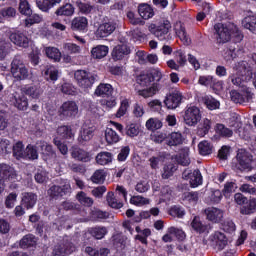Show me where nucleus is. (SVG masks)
Instances as JSON below:
<instances>
[{"label":"nucleus","instance_id":"f257e3e1","mask_svg":"<svg viewBox=\"0 0 256 256\" xmlns=\"http://www.w3.org/2000/svg\"><path fill=\"white\" fill-rule=\"evenodd\" d=\"M251 72V67L246 61L237 62L229 79L236 87L245 89L247 81H251Z\"/></svg>","mask_w":256,"mask_h":256},{"label":"nucleus","instance_id":"f03ea898","mask_svg":"<svg viewBox=\"0 0 256 256\" xmlns=\"http://www.w3.org/2000/svg\"><path fill=\"white\" fill-rule=\"evenodd\" d=\"M148 75L151 79V82L153 81H156V82L153 83L149 88L138 91V95H140V97H144V99L153 97L154 95H157L159 91H161V84H159V81L163 79V72H161V69L152 68L148 72Z\"/></svg>","mask_w":256,"mask_h":256},{"label":"nucleus","instance_id":"7ed1b4c3","mask_svg":"<svg viewBox=\"0 0 256 256\" xmlns=\"http://www.w3.org/2000/svg\"><path fill=\"white\" fill-rule=\"evenodd\" d=\"M252 163L253 155L245 149H240L232 162V168L235 171H251Z\"/></svg>","mask_w":256,"mask_h":256},{"label":"nucleus","instance_id":"20e7f679","mask_svg":"<svg viewBox=\"0 0 256 256\" xmlns=\"http://www.w3.org/2000/svg\"><path fill=\"white\" fill-rule=\"evenodd\" d=\"M148 31L152 33L159 41H171V22L169 20H162L158 25L150 24Z\"/></svg>","mask_w":256,"mask_h":256},{"label":"nucleus","instance_id":"39448f33","mask_svg":"<svg viewBox=\"0 0 256 256\" xmlns=\"http://www.w3.org/2000/svg\"><path fill=\"white\" fill-rule=\"evenodd\" d=\"M215 38L218 45H225L232 39L233 24L218 23L214 25Z\"/></svg>","mask_w":256,"mask_h":256},{"label":"nucleus","instance_id":"423d86ee","mask_svg":"<svg viewBox=\"0 0 256 256\" xmlns=\"http://www.w3.org/2000/svg\"><path fill=\"white\" fill-rule=\"evenodd\" d=\"M11 74L16 81H25L29 77V70L19 56H15L11 63Z\"/></svg>","mask_w":256,"mask_h":256},{"label":"nucleus","instance_id":"0eeeda50","mask_svg":"<svg viewBox=\"0 0 256 256\" xmlns=\"http://www.w3.org/2000/svg\"><path fill=\"white\" fill-rule=\"evenodd\" d=\"M96 77L97 76L85 70H77L74 73V78L82 89H91L93 87V83H95Z\"/></svg>","mask_w":256,"mask_h":256},{"label":"nucleus","instance_id":"6e6552de","mask_svg":"<svg viewBox=\"0 0 256 256\" xmlns=\"http://www.w3.org/2000/svg\"><path fill=\"white\" fill-rule=\"evenodd\" d=\"M184 123L189 127H195L201 121V110L197 106H187L184 110Z\"/></svg>","mask_w":256,"mask_h":256},{"label":"nucleus","instance_id":"1a4fd4ad","mask_svg":"<svg viewBox=\"0 0 256 256\" xmlns=\"http://www.w3.org/2000/svg\"><path fill=\"white\" fill-rule=\"evenodd\" d=\"M60 117H64L66 119H75L77 115H79V106L75 101H65L59 108Z\"/></svg>","mask_w":256,"mask_h":256},{"label":"nucleus","instance_id":"9d476101","mask_svg":"<svg viewBox=\"0 0 256 256\" xmlns=\"http://www.w3.org/2000/svg\"><path fill=\"white\" fill-rule=\"evenodd\" d=\"M182 178L185 179V181H189L190 186L193 188L203 185V176L199 170H184Z\"/></svg>","mask_w":256,"mask_h":256},{"label":"nucleus","instance_id":"9b49d317","mask_svg":"<svg viewBox=\"0 0 256 256\" xmlns=\"http://www.w3.org/2000/svg\"><path fill=\"white\" fill-rule=\"evenodd\" d=\"M115 29H117V23L113 20H109L108 22H103L98 26L95 35L98 39H103L112 35Z\"/></svg>","mask_w":256,"mask_h":256},{"label":"nucleus","instance_id":"f8f14e48","mask_svg":"<svg viewBox=\"0 0 256 256\" xmlns=\"http://www.w3.org/2000/svg\"><path fill=\"white\" fill-rule=\"evenodd\" d=\"M20 91L21 93L15 92L12 94L10 101L16 109H19L20 111H27V108L29 107V100L23 93V88H21Z\"/></svg>","mask_w":256,"mask_h":256},{"label":"nucleus","instance_id":"ddd939ff","mask_svg":"<svg viewBox=\"0 0 256 256\" xmlns=\"http://www.w3.org/2000/svg\"><path fill=\"white\" fill-rule=\"evenodd\" d=\"M181 101H183V93L179 90H174L166 96L164 104L167 109H177L181 105Z\"/></svg>","mask_w":256,"mask_h":256},{"label":"nucleus","instance_id":"4468645a","mask_svg":"<svg viewBox=\"0 0 256 256\" xmlns=\"http://www.w3.org/2000/svg\"><path fill=\"white\" fill-rule=\"evenodd\" d=\"M71 191V184L67 183L63 186H57L54 185L49 188L48 195L51 197V199H59V197H63L64 195H67Z\"/></svg>","mask_w":256,"mask_h":256},{"label":"nucleus","instance_id":"2eb2a0df","mask_svg":"<svg viewBox=\"0 0 256 256\" xmlns=\"http://www.w3.org/2000/svg\"><path fill=\"white\" fill-rule=\"evenodd\" d=\"M0 179L3 181H12V179H17V172L15 168L11 167L9 164H0Z\"/></svg>","mask_w":256,"mask_h":256},{"label":"nucleus","instance_id":"dca6fc26","mask_svg":"<svg viewBox=\"0 0 256 256\" xmlns=\"http://www.w3.org/2000/svg\"><path fill=\"white\" fill-rule=\"evenodd\" d=\"M211 242L215 244V249L217 251H223L229 242L227 241V236L221 232H215L211 235Z\"/></svg>","mask_w":256,"mask_h":256},{"label":"nucleus","instance_id":"f3484780","mask_svg":"<svg viewBox=\"0 0 256 256\" xmlns=\"http://www.w3.org/2000/svg\"><path fill=\"white\" fill-rule=\"evenodd\" d=\"M76 250L75 245L71 242H67L62 245L55 246L53 250V256H67L71 255V253H74Z\"/></svg>","mask_w":256,"mask_h":256},{"label":"nucleus","instance_id":"a211bd4d","mask_svg":"<svg viewBox=\"0 0 256 256\" xmlns=\"http://www.w3.org/2000/svg\"><path fill=\"white\" fill-rule=\"evenodd\" d=\"M9 39L14 43V45H17L18 47H23L24 49L29 47L30 40L27 38V36H25V34L21 32L11 33Z\"/></svg>","mask_w":256,"mask_h":256},{"label":"nucleus","instance_id":"6ab92c4d","mask_svg":"<svg viewBox=\"0 0 256 256\" xmlns=\"http://www.w3.org/2000/svg\"><path fill=\"white\" fill-rule=\"evenodd\" d=\"M129 53H131V49L127 44H119L112 50V59L113 61H121Z\"/></svg>","mask_w":256,"mask_h":256},{"label":"nucleus","instance_id":"aec40b11","mask_svg":"<svg viewBox=\"0 0 256 256\" xmlns=\"http://www.w3.org/2000/svg\"><path fill=\"white\" fill-rule=\"evenodd\" d=\"M89 26V21L86 17L77 16L73 18L71 22V29L73 31H80L81 33H85L87 31V27Z\"/></svg>","mask_w":256,"mask_h":256},{"label":"nucleus","instance_id":"412c9836","mask_svg":"<svg viewBox=\"0 0 256 256\" xmlns=\"http://www.w3.org/2000/svg\"><path fill=\"white\" fill-rule=\"evenodd\" d=\"M71 157L82 163H89V161H91V154L79 147H72Z\"/></svg>","mask_w":256,"mask_h":256},{"label":"nucleus","instance_id":"4be33fe9","mask_svg":"<svg viewBox=\"0 0 256 256\" xmlns=\"http://www.w3.org/2000/svg\"><path fill=\"white\" fill-rule=\"evenodd\" d=\"M208 221L212 223H220L223 219V211L215 207H209L204 210Z\"/></svg>","mask_w":256,"mask_h":256},{"label":"nucleus","instance_id":"5701e85b","mask_svg":"<svg viewBox=\"0 0 256 256\" xmlns=\"http://www.w3.org/2000/svg\"><path fill=\"white\" fill-rule=\"evenodd\" d=\"M199 103H202V105H205V107H207V109H209L210 111H215V109H219L220 107V103L217 99L213 98V96L211 95H204L201 96L198 99Z\"/></svg>","mask_w":256,"mask_h":256},{"label":"nucleus","instance_id":"b1692460","mask_svg":"<svg viewBox=\"0 0 256 256\" xmlns=\"http://www.w3.org/2000/svg\"><path fill=\"white\" fill-rule=\"evenodd\" d=\"M94 95H96V97H111V95H113V86L108 83H100L96 87Z\"/></svg>","mask_w":256,"mask_h":256},{"label":"nucleus","instance_id":"393cba45","mask_svg":"<svg viewBox=\"0 0 256 256\" xmlns=\"http://www.w3.org/2000/svg\"><path fill=\"white\" fill-rule=\"evenodd\" d=\"M37 203V196L32 192L22 193L21 205L26 207V209H33Z\"/></svg>","mask_w":256,"mask_h":256},{"label":"nucleus","instance_id":"a878e982","mask_svg":"<svg viewBox=\"0 0 256 256\" xmlns=\"http://www.w3.org/2000/svg\"><path fill=\"white\" fill-rule=\"evenodd\" d=\"M183 141H185L183 134L180 132H172L167 135L166 145L169 147H177L179 145H183Z\"/></svg>","mask_w":256,"mask_h":256},{"label":"nucleus","instance_id":"bb28decb","mask_svg":"<svg viewBox=\"0 0 256 256\" xmlns=\"http://www.w3.org/2000/svg\"><path fill=\"white\" fill-rule=\"evenodd\" d=\"M91 139H93V128L84 125L80 130L78 141L81 145H85Z\"/></svg>","mask_w":256,"mask_h":256},{"label":"nucleus","instance_id":"cd10ccee","mask_svg":"<svg viewBox=\"0 0 256 256\" xmlns=\"http://www.w3.org/2000/svg\"><path fill=\"white\" fill-rule=\"evenodd\" d=\"M109 54V47L106 45H97L91 49L92 59H103Z\"/></svg>","mask_w":256,"mask_h":256},{"label":"nucleus","instance_id":"c85d7f7f","mask_svg":"<svg viewBox=\"0 0 256 256\" xmlns=\"http://www.w3.org/2000/svg\"><path fill=\"white\" fill-rule=\"evenodd\" d=\"M105 141L108 145H115L121 141V136L113 130V128L107 127L104 132Z\"/></svg>","mask_w":256,"mask_h":256},{"label":"nucleus","instance_id":"c756f323","mask_svg":"<svg viewBox=\"0 0 256 256\" xmlns=\"http://www.w3.org/2000/svg\"><path fill=\"white\" fill-rule=\"evenodd\" d=\"M95 161L97 165H109V163H113V153L107 151L99 152L95 157Z\"/></svg>","mask_w":256,"mask_h":256},{"label":"nucleus","instance_id":"7c9ffc66","mask_svg":"<svg viewBox=\"0 0 256 256\" xmlns=\"http://www.w3.org/2000/svg\"><path fill=\"white\" fill-rule=\"evenodd\" d=\"M191 227L196 231V233H209L211 227L209 225H205L201 222V218L199 216H195L191 222Z\"/></svg>","mask_w":256,"mask_h":256},{"label":"nucleus","instance_id":"2f4dec72","mask_svg":"<svg viewBox=\"0 0 256 256\" xmlns=\"http://www.w3.org/2000/svg\"><path fill=\"white\" fill-rule=\"evenodd\" d=\"M174 29L177 37H179V39L183 41L185 45H189L191 43V38H189V36L187 35L185 26H183L181 22L176 23Z\"/></svg>","mask_w":256,"mask_h":256},{"label":"nucleus","instance_id":"473e14b6","mask_svg":"<svg viewBox=\"0 0 256 256\" xmlns=\"http://www.w3.org/2000/svg\"><path fill=\"white\" fill-rule=\"evenodd\" d=\"M61 3V0H36V5L40 11H43L44 13H47L49 9H53L56 5H59Z\"/></svg>","mask_w":256,"mask_h":256},{"label":"nucleus","instance_id":"72a5a7b5","mask_svg":"<svg viewBox=\"0 0 256 256\" xmlns=\"http://www.w3.org/2000/svg\"><path fill=\"white\" fill-rule=\"evenodd\" d=\"M256 210V198L247 200L245 204L240 208L241 215H253Z\"/></svg>","mask_w":256,"mask_h":256},{"label":"nucleus","instance_id":"f704fd0d","mask_svg":"<svg viewBox=\"0 0 256 256\" xmlns=\"http://www.w3.org/2000/svg\"><path fill=\"white\" fill-rule=\"evenodd\" d=\"M138 12L140 17L145 20L151 19L155 15L153 8L149 4H140L138 6Z\"/></svg>","mask_w":256,"mask_h":256},{"label":"nucleus","instance_id":"c9c22d12","mask_svg":"<svg viewBox=\"0 0 256 256\" xmlns=\"http://www.w3.org/2000/svg\"><path fill=\"white\" fill-rule=\"evenodd\" d=\"M136 233H138L135 236V239L137 241H140V243H142L143 245H147V238L151 237V229L149 228H145V229H141V227L136 226Z\"/></svg>","mask_w":256,"mask_h":256},{"label":"nucleus","instance_id":"e433bc0d","mask_svg":"<svg viewBox=\"0 0 256 256\" xmlns=\"http://www.w3.org/2000/svg\"><path fill=\"white\" fill-rule=\"evenodd\" d=\"M198 153L203 157H207V155H211L213 153V144L211 142L204 140L198 144Z\"/></svg>","mask_w":256,"mask_h":256},{"label":"nucleus","instance_id":"4c0bfd02","mask_svg":"<svg viewBox=\"0 0 256 256\" xmlns=\"http://www.w3.org/2000/svg\"><path fill=\"white\" fill-rule=\"evenodd\" d=\"M19 245L21 249L35 247V245H37V238L33 234H28L20 240Z\"/></svg>","mask_w":256,"mask_h":256},{"label":"nucleus","instance_id":"58836bf2","mask_svg":"<svg viewBox=\"0 0 256 256\" xmlns=\"http://www.w3.org/2000/svg\"><path fill=\"white\" fill-rule=\"evenodd\" d=\"M57 135L61 137V139H73L75 137L71 126H59L57 128Z\"/></svg>","mask_w":256,"mask_h":256},{"label":"nucleus","instance_id":"ea45409f","mask_svg":"<svg viewBox=\"0 0 256 256\" xmlns=\"http://www.w3.org/2000/svg\"><path fill=\"white\" fill-rule=\"evenodd\" d=\"M242 26L256 35V16H246L242 20Z\"/></svg>","mask_w":256,"mask_h":256},{"label":"nucleus","instance_id":"a19ab883","mask_svg":"<svg viewBox=\"0 0 256 256\" xmlns=\"http://www.w3.org/2000/svg\"><path fill=\"white\" fill-rule=\"evenodd\" d=\"M75 13V7H73L72 4H65L58 8L55 12L58 16H64V17H71V15H74Z\"/></svg>","mask_w":256,"mask_h":256},{"label":"nucleus","instance_id":"79ce46f5","mask_svg":"<svg viewBox=\"0 0 256 256\" xmlns=\"http://www.w3.org/2000/svg\"><path fill=\"white\" fill-rule=\"evenodd\" d=\"M211 130V120H209L208 118H204L197 130V135H199V137H205V135H207V133H209V131Z\"/></svg>","mask_w":256,"mask_h":256},{"label":"nucleus","instance_id":"37998d69","mask_svg":"<svg viewBox=\"0 0 256 256\" xmlns=\"http://www.w3.org/2000/svg\"><path fill=\"white\" fill-rule=\"evenodd\" d=\"M45 53L49 59H52V61H55L56 63H59V61H61V51L58 48L46 47Z\"/></svg>","mask_w":256,"mask_h":256},{"label":"nucleus","instance_id":"c03bdc74","mask_svg":"<svg viewBox=\"0 0 256 256\" xmlns=\"http://www.w3.org/2000/svg\"><path fill=\"white\" fill-rule=\"evenodd\" d=\"M106 178H107V172H105V170L103 169H98L91 176V181L92 183H96V185H99L101 183H105Z\"/></svg>","mask_w":256,"mask_h":256},{"label":"nucleus","instance_id":"a18cd8bd","mask_svg":"<svg viewBox=\"0 0 256 256\" xmlns=\"http://www.w3.org/2000/svg\"><path fill=\"white\" fill-rule=\"evenodd\" d=\"M215 131L220 137H233V130L227 128L224 124H216Z\"/></svg>","mask_w":256,"mask_h":256},{"label":"nucleus","instance_id":"49530a36","mask_svg":"<svg viewBox=\"0 0 256 256\" xmlns=\"http://www.w3.org/2000/svg\"><path fill=\"white\" fill-rule=\"evenodd\" d=\"M76 199L81 205H84V207H91L93 205V198L87 196L83 191L77 193Z\"/></svg>","mask_w":256,"mask_h":256},{"label":"nucleus","instance_id":"de8ad7c7","mask_svg":"<svg viewBox=\"0 0 256 256\" xmlns=\"http://www.w3.org/2000/svg\"><path fill=\"white\" fill-rule=\"evenodd\" d=\"M24 93H25V95H28L32 99H39V97H41V93H43V91H41V88H39L37 86H28V87L24 88Z\"/></svg>","mask_w":256,"mask_h":256},{"label":"nucleus","instance_id":"09e8293b","mask_svg":"<svg viewBox=\"0 0 256 256\" xmlns=\"http://www.w3.org/2000/svg\"><path fill=\"white\" fill-rule=\"evenodd\" d=\"M39 158V153L37 152V147L29 144L24 150V159L35 160Z\"/></svg>","mask_w":256,"mask_h":256},{"label":"nucleus","instance_id":"8fccbe9b","mask_svg":"<svg viewBox=\"0 0 256 256\" xmlns=\"http://www.w3.org/2000/svg\"><path fill=\"white\" fill-rule=\"evenodd\" d=\"M161 127H163V122L158 118H150L146 122L148 131H157L158 129H161Z\"/></svg>","mask_w":256,"mask_h":256},{"label":"nucleus","instance_id":"3c124183","mask_svg":"<svg viewBox=\"0 0 256 256\" xmlns=\"http://www.w3.org/2000/svg\"><path fill=\"white\" fill-rule=\"evenodd\" d=\"M106 201L109 207H112V209H121V207H123V203L117 201L113 192H108Z\"/></svg>","mask_w":256,"mask_h":256},{"label":"nucleus","instance_id":"603ef678","mask_svg":"<svg viewBox=\"0 0 256 256\" xmlns=\"http://www.w3.org/2000/svg\"><path fill=\"white\" fill-rule=\"evenodd\" d=\"M91 219H93V221H103V219H109V212L93 209L91 212Z\"/></svg>","mask_w":256,"mask_h":256},{"label":"nucleus","instance_id":"864d4df0","mask_svg":"<svg viewBox=\"0 0 256 256\" xmlns=\"http://www.w3.org/2000/svg\"><path fill=\"white\" fill-rule=\"evenodd\" d=\"M151 201L149 198H145L143 196H132L130 198L131 205H135L136 207H143V205H149Z\"/></svg>","mask_w":256,"mask_h":256},{"label":"nucleus","instance_id":"5fc2aeb1","mask_svg":"<svg viewBox=\"0 0 256 256\" xmlns=\"http://www.w3.org/2000/svg\"><path fill=\"white\" fill-rule=\"evenodd\" d=\"M90 235L95 237V239H103L105 235H107V228L106 227H95L89 230Z\"/></svg>","mask_w":256,"mask_h":256},{"label":"nucleus","instance_id":"6e6d98bb","mask_svg":"<svg viewBox=\"0 0 256 256\" xmlns=\"http://www.w3.org/2000/svg\"><path fill=\"white\" fill-rule=\"evenodd\" d=\"M13 156L17 159H24L25 150H23V142L18 141L13 146Z\"/></svg>","mask_w":256,"mask_h":256},{"label":"nucleus","instance_id":"4d7b16f0","mask_svg":"<svg viewBox=\"0 0 256 256\" xmlns=\"http://www.w3.org/2000/svg\"><path fill=\"white\" fill-rule=\"evenodd\" d=\"M198 83L199 85H203L204 87H213V85H215L216 83V80L215 77L211 75L200 76L198 79Z\"/></svg>","mask_w":256,"mask_h":256},{"label":"nucleus","instance_id":"13d9d810","mask_svg":"<svg viewBox=\"0 0 256 256\" xmlns=\"http://www.w3.org/2000/svg\"><path fill=\"white\" fill-rule=\"evenodd\" d=\"M37 145L41 148L43 155H55V151H53V146L51 144L45 141H40Z\"/></svg>","mask_w":256,"mask_h":256},{"label":"nucleus","instance_id":"bf43d9fd","mask_svg":"<svg viewBox=\"0 0 256 256\" xmlns=\"http://www.w3.org/2000/svg\"><path fill=\"white\" fill-rule=\"evenodd\" d=\"M168 233H170V235H175L179 241H184L185 237H187L183 229L173 226L168 228Z\"/></svg>","mask_w":256,"mask_h":256},{"label":"nucleus","instance_id":"052dcab7","mask_svg":"<svg viewBox=\"0 0 256 256\" xmlns=\"http://www.w3.org/2000/svg\"><path fill=\"white\" fill-rule=\"evenodd\" d=\"M138 85H141V87H149L151 85V77L149 76V73H142L140 74L136 79Z\"/></svg>","mask_w":256,"mask_h":256},{"label":"nucleus","instance_id":"680f3d73","mask_svg":"<svg viewBox=\"0 0 256 256\" xmlns=\"http://www.w3.org/2000/svg\"><path fill=\"white\" fill-rule=\"evenodd\" d=\"M18 194L15 192H11L5 199V207L6 209H13L15 207V203H17Z\"/></svg>","mask_w":256,"mask_h":256},{"label":"nucleus","instance_id":"e2e57ef3","mask_svg":"<svg viewBox=\"0 0 256 256\" xmlns=\"http://www.w3.org/2000/svg\"><path fill=\"white\" fill-rule=\"evenodd\" d=\"M45 75L48 80L57 81V79H59V70H57V68H55L54 66H50L46 69Z\"/></svg>","mask_w":256,"mask_h":256},{"label":"nucleus","instance_id":"0e129e2a","mask_svg":"<svg viewBox=\"0 0 256 256\" xmlns=\"http://www.w3.org/2000/svg\"><path fill=\"white\" fill-rule=\"evenodd\" d=\"M9 51H11V44L6 41L0 42V60L5 59L7 55H9Z\"/></svg>","mask_w":256,"mask_h":256},{"label":"nucleus","instance_id":"69168bd1","mask_svg":"<svg viewBox=\"0 0 256 256\" xmlns=\"http://www.w3.org/2000/svg\"><path fill=\"white\" fill-rule=\"evenodd\" d=\"M35 181L37 183H47L49 181V174L43 169H39L35 174Z\"/></svg>","mask_w":256,"mask_h":256},{"label":"nucleus","instance_id":"338daca9","mask_svg":"<svg viewBox=\"0 0 256 256\" xmlns=\"http://www.w3.org/2000/svg\"><path fill=\"white\" fill-rule=\"evenodd\" d=\"M19 11L22 15H31L33 13L27 0H20Z\"/></svg>","mask_w":256,"mask_h":256},{"label":"nucleus","instance_id":"774afa93","mask_svg":"<svg viewBox=\"0 0 256 256\" xmlns=\"http://www.w3.org/2000/svg\"><path fill=\"white\" fill-rule=\"evenodd\" d=\"M139 131V125L137 124L132 123L126 126V135H128V137H137Z\"/></svg>","mask_w":256,"mask_h":256}]
</instances>
